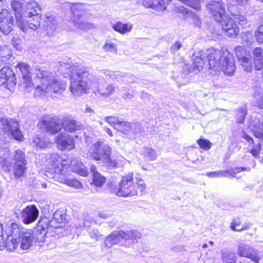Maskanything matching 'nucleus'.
Segmentation results:
<instances>
[{"mask_svg": "<svg viewBox=\"0 0 263 263\" xmlns=\"http://www.w3.org/2000/svg\"><path fill=\"white\" fill-rule=\"evenodd\" d=\"M60 70L63 73L70 76V90L77 97L87 93L89 89L97 88L98 82L97 78L88 72L85 67L72 66L69 61L59 62Z\"/></svg>", "mask_w": 263, "mask_h": 263, "instance_id": "f257e3e1", "label": "nucleus"}, {"mask_svg": "<svg viewBox=\"0 0 263 263\" xmlns=\"http://www.w3.org/2000/svg\"><path fill=\"white\" fill-rule=\"evenodd\" d=\"M206 57L210 69L213 71L215 74L222 71L229 76L233 75L236 66L232 54L228 50H220L214 48H210L202 53Z\"/></svg>", "mask_w": 263, "mask_h": 263, "instance_id": "f03ea898", "label": "nucleus"}, {"mask_svg": "<svg viewBox=\"0 0 263 263\" xmlns=\"http://www.w3.org/2000/svg\"><path fill=\"white\" fill-rule=\"evenodd\" d=\"M34 73L39 79L41 85L35 89V96H49L52 93H61L66 88V83L53 79L52 74L43 67L36 66Z\"/></svg>", "mask_w": 263, "mask_h": 263, "instance_id": "7ed1b4c3", "label": "nucleus"}, {"mask_svg": "<svg viewBox=\"0 0 263 263\" xmlns=\"http://www.w3.org/2000/svg\"><path fill=\"white\" fill-rule=\"evenodd\" d=\"M48 220L47 218H41L34 230H28L22 234L21 248L26 250L33 243L44 242L48 231Z\"/></svg>", "mask_w": 263, "mask_h": 263, "instance_id": "20e7f679", "label": "nucleus"}, {"mask_svg": "<svg viewBox=\"0 0 263 263\" xmlns=\"http://www.w3.org/2000/svg\"><path fill=\"white\" fill-rule=\"evenodd\" d=\"M136 185L133 181V174H128L123 176L120 181L116 194L121 197H132L142 195L145 192L146 186L144 181L141 178L136 179Z\"/></svg>", "mask_w": 263, "mask_h": 263, "instance_id": "39448f33", "label": "nucleus"}, {"mask_svg": "<svg viewBox=\"0 0 263 263\" xmlns=\"http://www.w3.org/2000/svg\"><path fill=\"white\" fill-rule=\"evenodd\" d=\"M140 237L141 234L138 231L120 230L115 231L107 236L104 240V243L107 248H111L116 244L129 246Z\"/></svg>", "mask_w": 263, "mask_h": 263, "instance_id": "423d86ee", "label": "nucleus"}, {"mask_svg": "<svg viewBox=\"0 0 263 263\" xmlns=\"http://www.w3.org/2000/svg\"><path fill=\"white\" fill-rule=\"evenodd\" d=\"M111 148L104 142L97 141L88 149L89 156L96 161H107L110 156Z\"/></svg>", "mask_w": 263, "mask_h": 263, "instance_id": "0eeeda50", "label": "nucleus"}, {"mask_svg": "<svg viewBox=\"0 0 263 263\" xmlns=\"http://www.w3.org/2000/svg\"><path fill=\"white\" fill-rule=\"evenodd\" d=\"M73 16V24L78 29L87 31L94 27L93 24L86 20L85 11L80 4H72L70 7Z\"/></svg>", "mask_w": 263, "mask_h": 263, "instance_id": "6e6552de", "label": "nucleus"}, {"mask_svg": "<svg viewBox=\"0 0 263 263\" xmlns=\"http://www.w3.org/2000/svg\"><path fill=\"white\" fill-rule=\"evenodd\" d=\"M226 1L227 10L233 17L234 20L240 25H246L248 23L247 19L238 6H244L247 4L248 0H226Z\"/></svg>", "mask_w": 263, "mask_h": 263, "instance_id": "1a4fd4ad", "label": "nucleus"}, {"mask_svg": "<svg viewBox=\"0 0 263 263\" xmlns=\"http://www.w3.org/2000/svg\"><path fill=\"white\" fill-rule=\"evenodd\" d=\"M49 160V163L52 166L48 171H46L45 175L49 178H54L57 175L62 173V170L67 169L68 166L65 163L66 161L62 160V158L57 153H53L47 156Z\"/></svg>", "mask_w": 263, "mask_h": 263, "instance_id": "9d476101", "label": "nucleus"}, {"mask_svg": "<svg viewBox=\"0 0 263 263\" xmlns=\"http://www.w3.org/2000/svg\"><path fill=\"white\" fill-rule=\"evenodd\" d=\"M206 8L213 18L217 22H221L226 18V4L222 0H211L206 4Z\"/></svg>", "mask_w": 263, "mask_h": 263, "instance_id": "9b49d317", "label": "nucleus"}, {"mask_svg": "<svg viewBox=\"0 0 263 263\" xmlns=\"http://www.w3.org/2000/svg\"><path fill=\"white\" fill-rule=\"evenodd\" d=\"M15 68L16 71H19L22 74L21 85L24 87V91L29 92L33 88L30 66L25 63H19Z\"/></svg>", "mask_w": 263, "mask_h": 263, "instance_id": "f8f14e48", "label": "nucleus"}, {"mask_svg": "<svg viewBox=\"0 0 263 263\" xmlns=\"http://www.w3.org/2000/svg\"><path fill=\"white\" fill-rule=\"evenodd\" d=\"M0 122L2 129L6 132H10L12 137L18 141H22L23 136L20 130L18 124L15 119L9 120L5 117L2 118Z\"/></svg>", "mask_w": 263, "mask_h": 263, "instance_id": "ddd939ff", "label": "nucleus"}, {"mask_svg": "<svg viewBox=\"0 0 263 263\" xmlns=\"http://www.w3.org/2000/svg\"><path fill=\"white\" fill-rule=\"evenodd\" d=\"M237 253L240 257L248 258L254 263H259L261 259L259 251L243 243H240L238 245Z\"/></svg>", "mask_w": 263, "mask_h": 263, "instance_id": "4468645a", "label": "nucleus"}, {"mask_svg": "<svg viewBox=\"0 0 263 263\" xmlns=\"http://www.w3.org/2000/svg\"><path fill=\"white\" fill-rule=\"evenodd\" d=\"M40 127L50 134L54 135L61 130L62 125L58 117L46 116L41 121Z\"/></svg>", "mask_w": 263, "mask_h": 263, "instance_id": "2eb2a0df", "label": "nucleus"}, {"mask_svg": "<svg viewBox=\"0 0 263 263\" xmlns=\"http://www.w3.org/2000/svg\"><path fill=\"white\" fill-rule=\"evenodd\" d=\"M0 73V85L11 91L16 85L14 72L9 67H4L1 69Z\"/></svg>", "mask_w": 263, "mask_h": 263, "instance_id": "dca6fc26", "label": "nucleus"}, {"mask_svg": "<svg viewBox=\"0 0 263 263\" xmlns=\"http://www.w3.org/2000/svg\"><path fill=\"white\" fill-rule=\"evenodd\" d=\"M25 17H16V24L23 32H27L29 29L36 30L40 25V16L38 14L32 15L29 20H26Z\"/></svg>", "mask_w": 263, "mask_h": 263, "instance_id": "f3484780", "label": "nucleus"}, {"mask_svg": "<svg viewBox=\"0 0 263 263\" xmlns=\"http://www.w3.org/2000/svg\"><path fill=\"white\" fill-rule=\"evenodd\" d=\"M14 19L7 9H2L0 13V31L5 35L9 34L13 29Z\"/></svg>", "mask_w": 263, "mask_h": 263, "instance_id": "a211bd4d", "label": "nucleus"}, {"mask_svg": "<svg viewBox=\"0 0 263 263\" xmlns=\"http://www.w3.org/2000/svg\"><path fill=\"white\" fill-rule=\"evenodd\" d=\"M100 72L104 74L106 79H110L115 81H123L126 84L132 83L134 80V77L130 74H123L121 72L114 71L107 69L100 70Z\"/></svg>", "mask_w": 263, "mask_h": 263, "instance_id": "6ab92c4d", "label": "nucleus"}, {"mask_svg": "<svg viewBox=\"0 0 263 263\" xmlns=\"http://www.w3.org/2000/svg\"><path fill=\"white\" fill-rule=\"evenodd\" d=\"M22 220L25 224H30L38 218L39 211L34 204L28 205L21 212Z\"/></svg>", "mask_w": 263, "mask_h": 263, "instance_id": "aec40b11", "label": "nucleus"}, {"mask_svg": "<svg viewBox=\"0 0 263 263\" xmlns=\"http://www.w3.org/2000/svg\"><path fill=\"white\" fill-rule=\"evenodd\" d=\"M236 22H237L236 21L235 22H234L233 18L229 16H226V18H223L221 22H218L220 24L226 34L231 37H235L239 32V29Z\"/></svg>", "mask_w": 263, "mask_h": 263, "instance_id": "412c9836", "label": "nucleus"}, {"mask_svg": "<svg viewBox=\"0 0 263 263\" xmlns=\"http://www.w3.org/2000/svg\"><path fill=\"white\" fill-rule=\"evenodd\" d=\"M58 148L62 151H70L75 147L73 138L67 133H61L56 138Z\"/></svg>", "mask_w": 263, "mask_h": 263, "instance_id": "4be33fe9", "label": "nucleus"}, {"mask_svg": "<svg viewBox=\"0 0 263 263\" xmlns=\"http://www.w3.org/2000/svg\"><path fill=\"white\" fill-rule=\"evenodd\" d=\"M68 168L62 170V173L60 175H57L56 177L53 178L55 181H57L60 183L65 184L67 185L72 187L74 189H80L82 187V184L78 180L69 177L67 176Z\"/></svg>", "mask_w": 263, "mask_h": 263, "instance_id": "5701e85b", "label": "nucleus"}, {"mask_svg": "<svg viewBox=\"0 0 263 263\" xmlns=\"http://www.w3.org/2000/svg\"><path fill=\"white\" fill-rule=\"evenodd\" d=\"M202 53H205V51H201L199 53L193 54L192 61L194 65V68H189V65L186 64L184 65L183 69L184 70L189 69V72L192 71L194 68H196L198 70L200 69H202L205 63L206 62V57H204V55H201Z\"/></svg>", "mask_w": 263, "mask_h": 263, "instance_id": "b1692460", "label": "nucleus"}, {"mask_svg": "<svg viewBox=\"0 0 263 263\" xmlns=\"http://www.w3.org/2000/svg\"><path fill=\"white\" fill-rule=\"evenodd\" d=\"M62 127L69 132H74L83 129V126L80 122L68 117L63 118L62 120Z\"/></svg>", "mask_w": 263, "mask_h": 263, "instance_id": "393cba45", "label": "nucleus"}, {"mask_svg": "<svg viewBox=\"0 0 263 263\" xmlns=\"http://www.w3.org/2000/svg\"><path fill=\"white\" fill-rule=\"evenodd\" d=\"M70 167L72 172L83 177L88 174L87 168L79 159H73L70 162Z\"/></svg>", "mask_w": 263, "mask_h": 263, "instance_id": "a878e982", "label": "nucleus"}, {"mask_svg": "<svg viewBox=\"0 0 263 263\" xmlns=\"http://www.w3.org/2000/svg\"><path fill=\"white\" fill-rule=\"evenodd\" d=\"M254 68L256 70H261L263 68V48L257 47L253 51Z\"/></svg>", "mask_w": 263, "mask_h": 263, "instance_id": "bb28decb", "label": "nucleus"}, {"mask_svg": "<svg viewBox=\"0 0 263 263\" xmlns=\"http://www.w3.org/2000/svg\"><path fill=\"white\" fill-rule=\"evenodd\" d=\"M40 10V8L35 1H31L27 2L26 7L24 8L23 11L24 17H32L33 15L38 14V12Z\"/></svg>", "mask_w": 263, "mask_h": 263, "instance_id": "cd10ccee", "label": "nucleus"}, {"mask_svg": "<svg viewBox=\"0 0 263 263\" xmlns=\"http://www.w3.org/2000/svg\"><path fill=\"white\" fill-rule=\"evenodd\" d=\"M112 28L115 31L121 34H124L132 31L133 25L129 22L124 23L118 21L112 25Z\"/></svg>", "mask_w": 263, "mask_h": 263, "instance_id": "c85d7f7f", "label": "nucleus"}, {"mask_svg": "<svg viewBox=\"0 0 263 263\" xmlns=\"http://www.w3.org/2000/svg\"><path fill=\"white\" fill-rule=\"evenodd\" d=\"M90 171L92 174V182L93 184L97 186L100 187L105 183L106 178L102 175L96 168L94 164H92L90 167Z\"/></svg>", "mask_w": 263, "mask_h": 263, "instance_id": "c756f323", "label": "nucleus"}, {"mask_svg": "<svg viewBox=\"0 0 263 263\" xmlns=\"http://www.w3.org/2000/svg\"><path fill=\"white\" fill-rule=\"evenodd\" d=\"M118 86L112 83L107 84L104 87L98 89V92L104 97H108L112 95L117 89Z\"/></svg>", "mask_w": 263, "mask_h": 263, "instance_id": "7c9ffc66", "label": "nucleus"}, {"mask_svg": "<svg viewBox=\"0 0 263 263\" xmlns=\"http://www.w3.org/2000/svg\"><path fill=\"white\" fill-rule=\"evenodd\" d=\"M27 163H13L14 174L16 177L23 176L27 171Z\"/></svg>", "mask_w": 263, "mask_h": 263, "instance_id": "2f4dec72", "label": "nucleus"}, {"mask_svg": "<svg viewBox=\"0 0 263 263\" xmlns=\"http://www.w3.org/2000/svg\"><path fill=\"white\" fill-rule=\"evenodd\" d=\"M11 7L14 11L16 19L17 16L20 18L24 17L23 11L24 8L22 7V4L20 1L16 0L12 1L11 2Z\"/></svg>", "mask_w": 263, "mask_h": 263, "instance_id": "473e14b6", "label": "nucleus"}, {"mask_svg": "<svg viewBox=\"0 0 263 263\" xmlns=\"http://www.w3.org/2000/svg\"><path fill=\"white\" fill-rule=\"evenodd\" d=\"M115 129L124 134H127L132 129V125L128 122L120 120L115 125Z\"/></svg>", "mask_w": 263, "mask_h": 263, "instance_id": "72a5a7b5", "label": "nucleus"}, {"mask_svg": "<svg viewBox=\"0 0 263 263\" xmlns=\"http://www.w3.org/2000/svg\"><path fill=\"white\" fill-rule=\"evenodd\" d=\"M179 11L183 14L186 15H190L193 18V23L194 25L198 27H200L201 26V21L199 17L196 15L195 13H192L191 11L185 8L183 6L179 8Z\"/></svg>", "mask_w": 263, "mask_h": 263, "instance_id": "f704fd0d", "label": "nucleus"}, {"mask_svg": "<svg viewBox=\"0 0 263 263\" xmlns=\"http://www.w3.org/2000/svg\"><path fill=\"white\" fill-rule=\"evenodd\" d=\"M12 56V51L8 46H0V58L2 61H6Z\"/></svg>", "mask_w": 263, "mask_h": 263, "instance_id": "c9c22d12", "label": "nucleus"}, {"mask_svg": "<svg viewBox=\"0 0 263 263\" xmlns=\"http://www.w3.org/2000/svg\"><path fill=\"white\" fill-rule=\"evenodd\" d=\"M236 111V122L239 124L243 123L247 115V108L245 107H239Z\"/></svg>", "mask_w": 263, "mask_h": 263, "instance_id": "e433bc0d", "label": "nucleus"}, {"mask_svg": "<svg viewBox=\"0 0 263 263\" xmlns=\"http://www.w3.org/2000/svg\"><path fill=\"white\" fill-rule=\"evenodd\" d=\"M143 6L145 8H152L156 11L164 10V8L161 7L157 0H143L142 2Z\"/></svg>", "mask_w": 263, "mask_h": 263, "instance_id": "4c0bfd02", "label": "nucleus"}, {"mask_svg": "<svg viewBox=\"0 0 263 263\" xmlns=\"http://www.w3.org/2000/svg\"><path fill=\"white\" fill-rule=\"evenodd\" d=\"M10 234L8 236H12L14 238H17L20 240L21 235L24 233L21 230L20 226L15 223H13L11 227Z\"/></svg>", "mask_w": 263, "mask_h": 263, "instance_id": "58836bf2", "label": "nucleus"}, {"mask_svg": "<svg viewBox=\"0 0 263 263\" xmlns=\"http://www.w3.org/2000/svg\"><path fill=\"white\" fill-rule=\"evenodd\" d=\"M13 160L14 163H27L24 153L20 149H17L14 152Z\"/></svg>", "mask_w": 263, "mask_h": 263, "instance_id": "ea45409f", "label": "nucleus"}, {"mask_svg": "<svg viewBox=\"0 0 263 263\" xmlns=\"http://www.w3.org/2000/svg\"><path fill=\"white\" fill-rule=\"evenodd\" d=\"M18 242L19 240L17 238H14L12 236H8L7 239L5 242V246L8 250L12 251L16 248Z\"/></svg>", "mask_w": 263, "mask_h": 263, "instance_id": "a19ab883", "label": "nucleus"}, {"mask_svg": "<svg viewBox=\"0 0 263 263\" xmlns=\"http://www.w3.org/2000/svg\"><path fill=\"white\" fill-rule=\"evenodd\" d=\"M243 69L246 72H250L252 69V61L250 55L239 61Z\"/></svg>", "mask_w": 263, "mask_h": 263, "instance_id": "79ce46f5", "label": "nucleus"}, {"mask_svg": "<svg viewBox=\"0 0 263 263\" xmlns=\"http://www.w3.org/2000/svg\"><path fill=\"white\" fill-rule=\"evenodd\" d=\"M251 130L253 129H259L262 128V124L259 119L254 118L252 116L250 117L249 123L248 124Z\"/></svg>", "mask_w": 263, "mask_h": 263, "instance_id": "37998d69", "label": "nucleus"}, {"mask_svg": "<svg viewBox=\"0 0 263 263\" xmlns=\"http://www.w3.org/2000/svg\"><path fill=\"white\" fill-rule=\"evenodd\" d=\"M142 154L148 158L150 160H154L157 158V154L155 151L152 148L143 147L142 151Z\"/></svg>", "mask_w": 263, "mask_h": 263, "instance_id": "c03bdc74", "label": "nucleus"}, {"mask_svg": "<svg viewBox=\"0 0 263 263\" xmlns=\"http://www.w3.org/2000/svg\"><path fill=\"white\" fill-rule=\"evenodd\" d=\"M53 219L51 220V221H49V223L48 224V227L49 225H51L52 223L54 222V220H55L56 222L61 223H62L63 220L65 218V216L64 214H63L62 212V211L58 210L56 211L53 215ZM48 220H49L48 218H47Z\"/></svg>", "mask_w": 263, "mask_h": 263, "instance_id": "a18cd8bd", "label": "nucleus"}, {"mask_svg": "<svg viewBox=\"0 0 263 263\" xmlns=\"http://www.w3.org/2000/svg\"><path fill=\"white\" fill-rule=\"evenodd\" d=\"M253 36L252 32L246 31L241 34V41L242 43L248 45H251L253 42Z\"/></svg>", "mask_w": 263, "mask_h": 263, "instance_id": "49530a36", "label": "nucleus"}, {"mask_svg": "<svg viewBox=\"0 0 263 263\" xmlns=\"http://www.w3.org/2000/svg\"><path fill=\"white\" fill-rule=\"evenodd\" d=\"M103 49L106 52H110L112 53H117L118 47L117 45L111 41H107L103 46Z\"/></svg>", "mask_w": 263, "mask_h": 263, "instance_id": "de8ad7c7", "label": "nucleus"}, {"mask_svg": "<svg viewBox=\"0 0 263 263\" xmlns=\"http://www.w3.org/2000/svg\"><path fill=\"white\" fill-rule=\"evenodd\" d=\"M235 52L238 61L249 55V54L247 53V51L245 47L241 46H238L235 48Z\"/></svg>", "mask_w": 263, "mask_h": 263, "instance_id": "09e8293b", "label": "nucleus"}, {"mask_svg": "<svg viewBox=\"0 0 263 263\" xmlns=\"http://www.w3.org/2000/svg\"><path fill=\"white\" fill-rule=\"evenodd\" d=\"M254 36L258 43H263V24L259 26L255 30Z\"/></svg>", "mask_w": 263, "mask_h": 263, "instance_id": "8fccbe9b", "label": "nucleus"}, {"mask_svg": "<svg viewBox=\"0 0 263 263\" xmlns=\"http://www.w3.org/2000/svg\"><path fill=\"white\" fill-rule=\"evenodd\" d=\"M197 143L200 147L204 150L209 149L212 146V143L209 141V140L205 139H199L197 141Z\"/></svg>", "mask_w": 263, "mask_h": 263, "instance_id": "3c124183", "label": "nucleus"}, {"mask_svg": "<svg viewBox=\"0 0 263 263\" xmlns=\"http://www.w3.org/2000/svg\"><path fill=\"white\" fill-rule=\"evenodd\" d=\"M201 0H187L184 4L193 8L196 10H199L201 9L200 1Z\"/></svg>", "mask_w": 263, "mask_h": 263, "instance_id": "603ef678", "label": "nucleus"}, {"mask_svg": "<svg viewBox=\"0 0 263 263\" xmlns=\"http://www.w3.org/2000/svg\"><path fill=\"white\" fill-rule=\"evenodd\" d=\"M236 258L235 255L231 253H229L223 255V263H236Z\"/></svg>", "mask_w": 263, "mask_h": 263, "instance_id": "864d4df0", "label": "nucleus"}, {"mask_svg": "<svg viewBox=\"0 0 263 263\" xmlns=\"http://www.w3.org/2000/svg\"><path fill=\"white\" fill-rule=\"evenodd\" d=\"M206 176L210 178L227 176V172L223 171H215L206 173Z\"/></svg>", "mask_w": 263, "mask_h": 263, "instance_id": "5fc2aeb1", "label": "nucleus"}, {"mask_svg": "<svg viewBox=\"0 0 263 263\" xmlns=\"http://www.w3.org/2000/svg\"><path fill=\"white\" fill-rule=\"evenodd\" d=\"M88 232L91 238L96 240H98L100 235L99 234V233L97 229H95V228H90L88 229Z\"/></svg>", "mask_w": 263, "mask_h": 263, "instance_id": "6e6d98bb", "label": "nucleus"}, {"mask_svg": "<svg viewBox=\"0 0 263 263\" xmlns=\"http://www.w3.org/2000/svg\"><path fill=\"white\" fill-rule=\"evenodd\" d=\"M119 119L116 117H107L105 118V121L112 125L115 129V125L119 122Z\"/></svg>", "mask_w": 263, "mask_h": 263, "instance_id": "4d7b16f0", "label": "nucleus"}, {"mask_svg": "<svg viewBox=\"0 0 263 263\" xmlns=\"http://www.w3.org/2000/svg\"><path fill=\"white\" fill-rule=\"evenodd\" d=\"M182 46V44L179 42H176L171 47L170 51L173 54H175Z\"/></svg>", "mask_w": 263, "mask_h": 263, "instance_id": "13d9d810", "label": "nucleus"}, {"mask_svg": "<svg viewBox=\"0 0 263 263\" xmlns=\"http://www.w3.org/2000/svg\"><path fill=\"white\" fill-rule=\"evenodd\" d=\"M261 149L260 144L258 143L250 151V153L255 158H257L259 155Z\"/></svg>", "mask_w": 263, "mask_h": 263, "instance_id": "bf43d9fd", "label": "nucleus"}, {"mask_svg": "<svg viewBox=\"0 0 263 263\" xmlns=\"http://www.w3.org/2000/svg\"><path fill=\"white\" fill-rule=\"evenodd\" d=\"M240 224L239 221H237L236 220H234L231 223V229L235 231H241L246 230V228H242L241 229H236V227Z\"/></svg>", "mask_w": 263, "mask_h": 263, "instance_id": "052dcab7", "label": "nucleus"}, {"mask_svg": "<svg viewBox=\"0 0 263 263\" xmlns=\"http://www.w3.org/2000/svg\"><path fill=\"white\" fill-rule=\"evenodd\" d=\"M254 136L259 139H261L263 138V128L258 129H253L252 130Z\"/></svg>", "mask_w": 263, "mask_h": 263, "instance_id": "680f3d73", "label": "nucleus"}, {"mask_svg": "<svg viewBox=\"0 0 263 263\" xmlns=\"http://www.w3.org/2000/svg\"><path fill=\"white\" fill-rule=\"evenodd\" d=\"M133 133H139L141 131V125L139 123H134L132 125L131 130Z\"/></svg>", "mask_w": 263, "mask_h": 263, "instance_id": "e2e57ef3", "label": "nucleus"}, {"mask_svg": "<svg viewBox=\"0 0 263 263\" xmlns=\"http://www.w3.org/2000/svg\"><path fill=\"white\" fill-rule=\"evenodd\" d=\"M49 144H50V143L47 140H45L42 138L38 147L39 148L47 147Z\"/></svg>", "mask_w": 263, "mask_h": 263, "instance_id": "0e129e2a", "label": "nucleus"}, {"mask_svg": "<svg viewBox=\"0 0 263 263\" xmlns=\"http://www.w3.org/2000/svg\"><path fill=\"white\" fill-rule=\"evenodd\" d=\"M103 162L107 164L109 167L114 168L116 167L117 164L116 161L115 160H111L110 158V156H109L108 161Z\"/></svg>", "mask_w": 263, "mask_h": 263, "instance_id": "69168bd1", "label": "nucleus"}, {"mask_svg": "<svg viewBox=\"0 0 263 263\" xmlns=\"http://www.w3.org/2000/svg\"><path fill=\"white\" fill-rule=\"evenodd\" d=\"M171 1L172 0H158L157 2L159 4H160V5H161V7L164 8V10L166 8V5L170 3Z\"/></svg>", "mask_w": 263, "mask_h": 263, "instance_id": "338daca9", "label": "nucleus"}, {"mask_svg": "<svg viewBox=\"0 0 263 263\" xmlns=\"http://www.w3.org/2000/svg\"><path fill=\"white\" fill-rule=\"evenodd\" d=\"M242 138L247 140L249 143L253 144L254 143V141L252 137H251L249 135H248L246 133H243Z\"/></svg>", "mask_w": 263, "mask_h": 263, "instance_id": "774afa93", "label": "nucleus"}]
</instances>
